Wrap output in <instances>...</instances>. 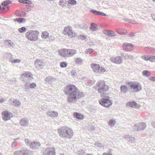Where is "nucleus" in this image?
<instances>
[{"instance_id": "bb28decb", "label": "nucleus", "mask_w": 155, "mask_h": 155, "mask_svg": "<svg viewBox=\"0 0 155 155\" xmlns=\"http://www.w3.org/2000/svg\"><path fill=\"white\" fill-rule=\"evenodd\" d=\"M74 61L77 64H79L81 63L82 60L79 58H75Z\"/></svg>"}, {"instance_id": "dca6fc26", "label": "nucleus", "mask_w": 155, "mask_h": 155, "mask_svg": "<svg viewBox=\"0 0 155 155\" xmlns=\"http://www.w3.org/2000/svg\"><path fill=\"white\" fill-rule=\"evenodd\" d=\"M74 116L75 118L79 119H82L84 117V116L82 114L77 113H75Z\"/></svg>"}, {"instance_id": "ddd939ff", "label": "nucleus", "mask_w": 155, "mask_h": 155, "mask_svg": "<svg viewBox=\"0 0 155 155\" xmlns=\"http://www.w3.org/2000/svg\"><path fill=\"white\" fill-rule=\"evenodd\" d=\"M110 60L112 62L117 64H120L121 62V58L120 56L112 58Z\"/></svg>"}, {"instance_id": "a18cd8bd", "label": "nucleus", "mask_w": 155, "mask_h": 155, "mask_svg": "<svg viewBox=\"0 0 155 155\" xmlns=\"http://www.w3.org/2000/svg\"><path fill=\"white\" fill-rule=\"evenodd\" d=\"M103 155H111L110 154H107L106 153H104V154Z\"/></svg>"}, {"instance_id": "a878e982", "label": "nucleus", "mask_w": 155, "mask_h": 155, "mask_svg": "<svg viewBox=\"0 0 155 155\" xmlns=\"http://www.w3.org/2000/svg\"><path fill=\"white\" fill-rule=\"evenodd\" d=\"M4 43L7 45H11L13 44L12 42L10 40H7L4 41Z\"/></svg>"}, {"instance_id": "4be33fe9", "label": "nucleus", "mask_w": 155, "mask_h": 155, "mask_svg": "<svg viewBox=\"0 0 155 155\" xmlns=\"http://www.w3.org/2000/svg\"><path fill=\"white\" fill-rule=\"evenodd\" d=\"M59 133L61 136L63 137H66L67 135L68 134V133L67 132L62 131L60 130L59 131Z\"/></svg>"}, {"instance_id": "de8ad7c7", "label": "nucleus", "mask_w": 155, "mask_h": 155, "mask_svg": "<svg viewBox=\"0 0 155 155\" xmlns=\"http://www.w3.org/2000/svg\"><path fill=\"white\" fill-rule=\"evenodd\" d=\"M104 93H103V94H101V95L102 97H103V95H104Z\"/></svg>"}, {"instance_id": "423d86ee", "label": "nucleus", "mask_w": 155, "mask_h": 155, "mask_svg": "<svg viewBox=\"0 0 155 155\" xmlns=\"http://www.w3.org/2000/svg\"><path fill=\"white\" fill-rule=\"evenodd\" d=\"M91 66L92 69L95 72L101 73L105 71V69L104 68L100 67L98 64H92Z\"/></svg>"}, {"instance_id": "7c9ffc66", "label": "nucleus", "mask_w": 155, "mask_h": 155, "mask_svg": "<svg viewBox=\"0 0 155 155\" xmlns=\"http://www.w3.org/2000/svg\"><path fill=\"white\" fill-rule=\"evenodd\" d=\"M150 56L149 55H143L142 57V58L144 60L147 61L149 60Z\"/></svg>"}, {"instance_id": "2f4dec72", "label": "nucleus", "mask_w": 155, "mask_h": 155, "mask_svg": "<svg viewBox=\"0 0 155 155\" xmlns=\"http://www.w3.org/2000/svg\"><path fill=\"white\" fill-rule=\"evenodd\" d=\"M115 121L114 120H110L108 122V124L109 125H114L115 124Z\"/></svg>"}, {"instance_id": "4c0bfd02", "label": "nucleus", "mask_w": 155, "mask_h": 155, "mask_svg": "<svg viewBox=\"0 0 155 155\" xmlns=\"http://www.w3.org/2000/svg\"><path fill=\"white\" fill-rule=\"evenodd\" d=\"M36 87V84L35 83H32L30 84V87L31 88H33Z\"/></svg>"}, {"instance_id": "b1692460", "label": "nucleus", "mask_w": 155, "mask_h": 155, "mask_svg": "<svg viewBox=\"0 0 155 155\" xmlns=\"http://www.w3.org/2000/svg\"><path fill=\"white\" fill-rule=\"evenodd\" d=\"M25 19L23 18H20L15 19V21H17L19 23H22L25 21Z\"/></svg>"}, {"instance_id": "473e14b6", "label": "nucleus", "mask_w": 155, "mask_h": 155, "mask_svg": "<svg viewBox=\"0 0 155 155\" xmlns=\"http://www.w3.org/2000/svg\"><path fill=\"white\" fill-rule=\"evenodd\" d=\"M93 51V50L91 48H89L87 49L86 51L85 52L87 54H90Z\"/></svg>"}, {"instance_id": "7ed1b4c3", "label": "nucleus", "mask_w": 155, "mask_h": 155, "mask_svg": "<svg viewBox=\"0 0 155 155\" xmlns=\"http://www.w3.org/2000/svg\"><path fill=\"white\" fill-rule=\"evenodd\" d=\"M96 86L98 88L97 91L99 93H103L108 91L109 89V86L106 85L104 82L102 81L97 83Z\"/></svg>"}, {"instance_id": "09e8293b", "label": "nucleus", "mask_w": 155, "mask_h": 155, "mask_svg": "<svg viewBox=\"0 0 155 155\" xmlns=\"http://www.w3.org/2000/svg\"><path fill=\"white\" fill-rule=\"evenodd\" d=\"M1 5H0V9H1Z\"/></svg>"}, {"instance_id": "c03bdc74", "label": "nucleus", "mask_w": 155, "mask_h": 155, "mask_svg": "<svg viewBox=\"0 0 155 155\" xmlns=\"http://www.w3.org/2000/svg\"><path fill=\"white\" fill-rule=\"evenodd\" d=\"M4 101L3 99H0V103H2Z\"/></svg>"}, {"instance_id": "0eeeda50", "label": "nucleus", "mask_w": 155, "mask_h": 155, "mask_svg": "<svg viewBox=\"0 0 155 155\" xmlns=\"http://www.w3.org/2000/svg\"><path fill=\"white\" fill-rule=\"evenodd\" d=\"M128 85L131 88L134 90L135 91L138 92L141 90V86L139 84L135 82H129Z\"/></svg>"}, {"instance_id": "f3484780", "label": "nucleus", "mask_w": 155, "mask_h": 155, "mask_svg": "<svg viewBox=\"0 0 155 155\" xmlns=\"http://www.w3.org/2000/svg\"><path fill=\"white\" fill-rule=\"evenodd\" d=\"M69 57H71L76 54L77 51L74 49H68Z\"/></svg>"}, {"instance_id": "20e7f679", "label": "nucleus", "mask_w": 155, "mask_h": 155, "mask_svg": "<svg viewBox=\"0 0 155 155\" xmlns=\"http://www.w3.org/2000/svg\"><path fill=\"white\" fill-rule=\"evenodd\" d=\"M64 33L65 35H67L71 38H75L77 36V34L69 27H67L64 28Z\"/></svg>"}, {"instance_id": "f704fd0d", "label": "nucleus", "mask_w": 155, "mask_h": 155, "mask_svg": "<svg viewBox=\"0 0 155 155\" xmlns=\"http://www.w3.org/2000/svg\"><path fill=\"white\" fill-rule=\"evenodd\" d=\"M67 63L65 62H62L61 63L60 66L61 67L65 68L67 66Z\"/></svg>"}, {"instance_id": "2eb2a0df", "label": "nucleus", "mask_w": 155, "mask_h": 155, "mask_svg": "<svg viewBox=\"0 0 155 155\" xmlns=\"http://www.w3.org/2000/svg\"><path fill=\"white\" fill-rule=\"evenodd\" d=\"M90 12L91 13L96 15H101L104 16H106V15L105 13L101 12L99 11H98L94 10H91L90 11Z\"/></svg>"}, {"instance_id": "5701e85b", "label": "nucleus", "mask_w": 155, "mask_h": 155, "mask_svg": "<svg viewBox=\"0 0 155 155\" xmlns=\"http://www.w3.org/2000/svg\"><path fill=\"white\" fill-rule=\"evenodd\" d=\"M12 3V2L10 0H6L2 4V6H5L6 5L8 6V5Z\"/></svg>"}, {"instance_id": "f257e3e1", "label": "nucleus", "mask_w": 155, "mask_h": 155, "mask_svg": "<svg viewBox=\"0 0 155 155\" xmlns=\"http://www.w3.org/2000/svg\"><path fill=\"white\" fill-rule=\"evenodd\" d=\"M78 90L75 85H68L65 88V94H69L68 101L69 102L71 101V99L73 97L74 98V95Z\"/></svg>"}, {"instance_id": "9b49d317", "label": "nucleus", "mask_w": 155, "mask_h": 155, "mask_svg": "<svg viewBox=\"0 0 155 155\" xmlns=\"http://www.w3.org/2000/svg\"><path fill=\"white\" fill-rule=\"evenodd\" d=\"M123 47L124 50L127 51L132 50L133 49V46L131 44L128 43H124Z\"/></svg>"}, {"instance_id": "393cba45", "label": "nucleus", "mask_w": 155, "mask_h": 155, "mask_svg": "<svg viewBox=\"0 0 155 155\" xmlns=\"http://www.w3.org/2000/svg\"><path fill=\"white\" fill-rule=\"evenodd\" d=\"M96 25L94 23H92L91 25L90 28L93 31L96 30L97 29Z\"/></svg>"}, {"instance_id": "f03ea898", "label": "nucleus", "mask_w": 155, "mask_h": 155, "mask_svg": "<svg viewBox=\"0 0 155 155\" xmlns=\"http://www.w3.org/2000/svg\"><path fill=\"white\" fill-rule=\"evenodd\" d=\"M39 32L37 31H29L25 34L26 38L29 40L35 41L38 40Z\"/></svg>"}, {"instance_id": "37998d69", "label": "nucleus", "mask_w": 155, "mask_h": 155, "mask_svg": "<svg viewBox=\"0 0 155 155\" xmlns=\"http://www.w3.org/2000/svg\"><path fill=\"white\" fill-rule=\"evenodd\" d=\"M40 61L39 60H37L35 61V64H36L37 63L39 62Z\"/></svg>"}, {"instance_id": "4468645a", "label": "nucleus", "mask_w": 155, "mask_h": 155, "mask_svg": "<svg viewBox=\"0 0 155 155\" xmlns=\"http://www.w3.org/2000/svg\"><path fill=\"white\" fill-rule=\"evenodd\" d=\"M59 54L64 57H69L68 49H64L60 51L59 52Z\"/></svg>"}, {"instance_id": "e433bc0d", "label": "nucleus", "mask_w": 155, "mask_h": 155, "mask_svg": "<svg viewBox=\"0 0 155 155\" xmlns=\"http://www.w3.org/2000/svg\"><path fill=\"white\" fill-rule=\"evenodd\" d=\"M2 8L5 11H8L9 8V7L8 6H2Z\"/></svg>"}, {"instance_id": "39448f33", "label": "nucleus", "mask_w": 155, "mask_h": 155, "mask_svg": "<svg viewBox=\"0 0 155 155\" xmlns=\"http://www.w3.org/2000/svg\"><path fill=\"white\" fill-rule=\"evenodd\" d=\"M99 104L105 107H108L112 105L111 101L110 100L109 97L103 98L99 101Z\"/></svg>"}, {"instance_id": "cd10ccee", "label": "nucleus", "mask_w": 155, "mask_h": 155, "mask_svg": "<svg viewBox=\"0 0 155 155\" xmlns=\"http://www.w3.org/2000/svg\"><path fill=\"white\" fill-rule=\"evenodd\" d=\"M149 60L151 62H155V56H150Z\"/></svg>"}, {"instance_id": "412c9836", "label": "nucleus", "mask_w": 155, "mask_h": 155, "mask_svg": "<svg viewBox=\"0 0 155 155\" xmlns=\"http://www.w3.org/2000/svg\"><path fill=\"white\" fill-rule=\"evenodd\" d=\"M120 89L121 91L123 93L126 92L128 90L127 86L124 85H122L121 86Z\"/></svg>"}, {"instance_id": "aec40b11", "label": "nucleus", "mask_w": 155, "mask_h": 155, "mask_svg": "<svg viewBox=\"0 0 155 155\" xmlns=\"http://www.w3.org/2000/svg\"><path fill=\"white\" fill-rule=\"evenodd\" d=\"M117 31L119 33L122 35L125 34L127 31L126 30L122 28L117 29Z\"/></svg>"}, {"instance_id": "f8f14e48", "label": "nucleus", "mask_w": 155, "mask_h": 155, "mask_svg": "<svg viewBox=\"0 0 155 155\" xmlns=\"http://www.w3.org/2000/svg\"><path fill=\"white\" fill-rule=\"evenodd\" d=\"M127 106L134 108H139L140 106L138 105L134 101L129 102L127 104Z\"/></svg>"}, {"instance_id": "8fccbe9b", "label": "nucleus", "mask_w": 155, "mask_h": 155, "mask_svg": "<svg viewBox=\"0 0 155 155\" xmlns=\"http://www.w3.org/2000/svg\"><path fill=\"white\" fill-rule=\"evenodd\" d=\"M153 1H155V0H153Z\"/></svg>"}, {"instance_id": "6ab92c4d", "label": "nucleus", "mask_w": 155, "mask_h": 155, "mask_svg": "<svg viewBox=\"0 0 155 155\" xmlns=\"http://www.w3.org/2000/svg\"><path fill=\"white\" fill-rule=\"evenodd\" d=\"M18 2L21 3L26 4V5H30L31 2L29 0H18Z\"/></svg>"}, {"instance_id": "6e6552de", "label": "nucleus", "mask_w": 155, "mask_h": 155, "mask_svg": "<svg viewBox=\"0 0 155 155\" xmlns=\"http://www.w3.org/2000/svg\"><path fill=\"white\" fill-rule=\"evenodd\" d=\"M2 114L3 116V119L5 120H8L13 117L12 114L7 111H3Z\"/></svg>"}, {"instance_id": "9d476101", "label": "nucleus", "mask_w": 155, "mask_h": 155, "mask_svg": "<svg viewBox=\"0 0 155 155\" xmlns=\"http://www.w3.org/2000/svg\"><path fill=\"white\" fill-rule=\"evenodd\" d=\"M74 98L73 97L71 99V101L73 100H76L77 99L80 98L84 96V94L81 92H80L78 90L74 95Z\"/></svg>"}, {"instance_id": "a19ab883", "label": "nucleus", "mask_w": 155, "mask_h": 155, "mask_svg": "<svg viewBox=\"0 0 155 155\" xmlns=\"http://www.w3.org/2000/svg\"><path fill=\"white\" fill-rule=\"evenodd\" d=\"M25 142L27 143H28L29 142V140L28 139H25Z\"/></svg>"}, {"instance_id": "1a4fd4ad", "label": "nucleus", "mask_w": 155, "mask_h": 155, "mask_svg": "<svg viewBox=\"0 0 155 155\" xmlns=\"http://www.w3.org/2000/svg\"><path fill=\"white\" fill-rule=\"evenodd\" d=\"M74 98L73 97L71 99V101L73 100H76L77 99L80 98L84 96V94L81 92H80L78 90L74 95Z\"/></svg>"}, {"instance_id": "c85d7f7f", "label": "nucleus", "mask_w": 155, "mask_h": 155, "mask_svg": "<svg viewBox=\"0 0 155 155\" xmlns=\"http://www.w3.org/2000/svg\"><path fill=\"white\" fill-rule=\"evenodd\" d=\"M26 28L25 27H22L20 28H19L18 31L21 33H22L26 31Z\"/></svg>"}, {"instance_id": "79ce46f5", "label": "nucleus", "mask_w": 155, "mask_h": 155, "mask_svg": "<svg viewBox=\"0 0 155 155\" xmlns=\"http://www.w3.org/2000/svg\"><path fill=\"white\" fill-rule=\"evenodd\" d=\"M20 60H19V59H17V60H15L14 61V62H19L20 61Z\"/></svg>"}, {"instance_id": "58836bf2", "label": "nucleus", "mask_w": 155, "mask_h": 155, "mask_svg": "<svg viewBox=\"0 0 155 155\" xmlns=\"http://www.w3.org/2000/svg\"><path fill=\"white\" fill-rule=\"evenodd\" d=\"M64 2L63 0L60 1L59 2V4L60 5L63 6L64 5Z\"/></svg>"}, {"instance_id": "c756f323", "label": "nucleus", "mask_w": 155, "mask_h": 155, "mask_svg": "<svg viewBox=\"0 0 155 155\" xmlns=\"http://www.w3.org/2000/svg\"><path fill=\"white\" fill-rule=\"evenodd\" d=\"M143 74L147 76H150V72L148 71H143Z\"/></svg>"}, {"instance_id": "49530a36", "label": "nucleus", "mask_w": 155, "mask_h": 155, "mask_svg": "<svg viewBox=\"0 0 155 155\" xmlns=\"http://www.w3.org/2000/svg\"><path fill=\"white\" fill-rule=\"evenodd\" d=\"M52 112L53 113H54L55 114H57V113L56 112H54V111L53 112V111Z\"/></svg>"}, {"instance_id": "72a5a7b5", "label": "nucleus", "mask_w": 155, "mask_h": 155, "mask_svg": "<svg viewBox=\"0 0 155 155\" xmlns=\"http://www.w3.org/2000/svg\"><path fill=\"white\" fill-rule=\"evenodd\" d=\"M68 2L69 4L71 5H75L76 3V2L74 0H70Z\"/></svg>"}, {"instance_id": "ea45409f", "label": "nucleus", "mask_w": 155, "mask_h": 155, "mask_svg": "<svg viewBox=\"0 0 155 155\" xmlns=\"http://www.w3.org/2000/svg\"><path fill=\"white\" fill-rule=\"evenodd\" d=\"M149 79L152 81H155V77H150Z\"/></svg>"}, {"instance_id": "c9c22d12", "label": "nucleus", "mask_w": 155, "mask_h": 155, "mask_svg": "<svg viewBox=\"0 0 155 155\" xmlns=\"http://www.w3.org/2000/svg\"><path fill=\"white\" fill-rule=\"evenodd\" d=\"M79 37H80V39H81L83 40H84L87 38V36H85L84 35H81Z\"/></svg>"}, {"instance_id": "a211bd4d", "label": "nucleus", "mask_w": 155, "mask_h": 155, "mask_svg": "<svg viewBox=\"0 0 155 155\" xmlns=\"http://www.w3.org/2000/svg\"><path fill=\"white\" fill-rule=\"evenodd\" d=\"M41 36L43 38H47L49 37V33L47 31H43L41 34Z\"/></svg>"}]
</instances>
